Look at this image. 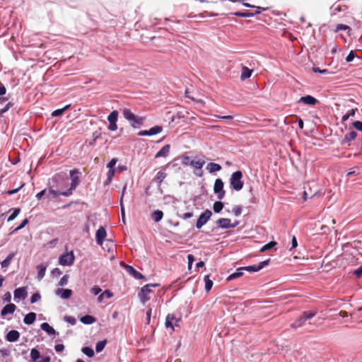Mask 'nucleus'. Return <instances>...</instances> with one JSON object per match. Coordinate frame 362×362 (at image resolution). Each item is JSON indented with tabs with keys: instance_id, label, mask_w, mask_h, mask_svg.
<instances>
[{
	"instance_id": "nucleus-1",
	"label": "nucleus",
	"mask_w": 362,
	"mask_h": 362,
	"mask_svg": "<svg viewBox=\"0 0 362 362\" xmlns=\"http://www.w3.org/2000/svg\"><path fill=\"white\" fill-rule=\"evenodd\" d=\"M122 115L134 129L141 127L144 124V117L134 115L129 109L124 108Z\"/></svg>"
},
{
	"instance_id": "nucleus-2",
	"label": "nucleus",
	"mask_w": 362,
	"mask_h": 362,
	"mask_svg": "<svg viewBox=\"0 0 362 362\" xmlns=\"http://www.w3.org/2000/svg\"><path fill=\"white\" fill-rule=\"evenodd\" d=\"M79 175H81V172L77 168H74L69 171V175L71 182L69 188L65 190L64 192L63 193L64 194V197L71 196L73 194V191L76 189L77 186L80 183Z\"/></svg>"
},
{
	"instance_id": "nucleus-3",
	"label": "nucleus",
	"mask_w": 362,
	"mask_h": 362,
	"mask_svg": "<svg viewBox=\"0 0 362 362\" xmlns=\"http://www.w3.org/2000/svg\"><path fill=\"white\" fill-rule=\"evenodd\" d=\"M243 176V175L241 170H237L231 174L229 179V183L230 187L233 190L239 192L243 189L244 186Z\"/></svg>"
},
{
	"instance_id": "nucleus-4",
	"label": "nucleus",
	"mask_w": 362,
	"mask_h": 362,
	"mask_svg": "<svg viewBox=\"0 0 362 362\" xmlns=\"http://www.w3.org/2000/svg\"><path fill=\"white\" fill-rule=\"evenodd\" d=\"M224 182L221 178H216L214 185V193L216 195L218 200H222L226 194L224 190Z\"/></svg>"
},
{
	"instance_id": "nucleus-5",
	"label": "nucleus",
	"mask_w": 362,
	"mask_h": 362,
	"mask_svg": "<svg viewBox=\"0 0 362 362\" xmlns=\"http://www.w3.org/2000/svg\"><path fill=\"white\" fill-rule=\"evenodd\" d=\"M52 182L55 183L57 188H64L68 186V177L64 173L55 174L52 178Z\"/></svg>"
},
{
	"instance_id": "nucleus-6",
	"label": "nucleus",
	"mask_w": 362,
	"mask_h": 362,
	"mask_svg": "<svg viewBox=\"0 0 362 362\" xmlns=\"http://www.w3.org/2000/svg\"><path fill=\"white\" fill-rule=\"evenodd\" d=\"M212 212L209 209H206L199 216L195 227L201 229L211 218Z\"/></svg>"
},
{
	"instance_id": "nucleus-7",
	"label": "nucleus",
	"mask_w": 362,
	"mask_h": 362,
	"mask_svg": "<svg viewBox=\"0 0 362 362\" xmlns=\"http://www.w3.org/2000/svg\"><path fill=\"white\" fill-rule=\"evenodd\" d=\"M156 286H158V284H148L141 288L138 295L143 303L149 300V298L147 296L152 292L151 288Z\"/></svg>"
},
{
	"instance_id": "nucleus-8",
	"label": "nucleus",
	"mask_w": 362,
	"mask_h": 362,
	"mask_svg": "<svg viewBox=\"0 0 362 362\" xmlns=\"http://www.w3.org/2000/svg\"><path fill=\"white\" fill-rule=\"evenodd\" d=\"M75 257L73 251L62 254L59 257V263L62 266H71L74 264Z\"/></svg>"
},
{
	"instance_id": "nucleus-9",
	"label": "nucleus",
	"mask_w": 362,
	"mask_h": 362,
	"mask_svg": "<svg viewBox=\"0 0 362 362\" xmlns=\"http://www.w3.org/2000/svg\"><path fill=\"white\" fill-rule=\"evenodd\" d=\"M269 262L270 259H268L259 262L257 264L243 267L244 271H247L248 272H257L262 269L264 267L267 266L269 264Z\"/></svg>"
},
{
	"instance_id": "nucleus-10",
	"label": "nucleus",
	"mask_w": 362,
	"mask_h": 362,
	"mask_svg": "<svg viewBox=\"0 0 362 362\" xmlns=\"http://www.w3.org/2000/svg\"><path fill=\"white\" fill-rule=\"evenodd\" d=\"M189 163V166L192 167L195 170H199L198 173L194 171V174L198 177H202V168H203V166L205 164V160L204 159H200V158H199L197 160L193 159V160H192V162H190Z\"/></svg>"
},
{
	"instance_id": "nucleus-11",
	"label": "nucleus",
	"mask_w": 362,
	"mask_h": 362,
	"mask_svg": "<svg viewBox=\"0 0 362 362\" xmlns=\"http://www.w3.org/2000/svg\"><path fill=\"white\" fill-rule=\"evenodd\" d=\"M180 117V116L179 113H177L175 111H168L165 114L163 121L165 122H168V124H170L173 122L177 123V119H179Z\"/></svg>"
},
{
	"instance_id": "nucleus-12",
	"label": "nucleus",
	"mask_w": 362,
	"mask_h": 362,
	"mask_svg": "<svg viewBox=\"0 0 362 362\" xmlns=\"http://www.w3.org/2000/svg\"><path fill=\"white\" fill-rule=\"evenodd\" d=\"M329 9L332 15H337L338 13L345 12L347 9V7L346 6L342 4L341 1H338L334 3Z\"/></svg>"
},
{
	"instance_id": "nucleus-13",
	"label": "nucleus",
	"mask_w": 362,
	"mask_h": 362,
	"mask_svg": "<svg viewBox=\"0 0 362 362\" xmlns=\"http://www.w3.org/2000/svg\"><path fill=\"white\" fill-rule=\"evenodd\" d=\"M126 272L130 274L131 276H132L134 279H144V276L141 274L139 272L136 271L133 267L130 266V265H128V264H126L124 263H122V264Z\"/></svg>"
},
{
	"instance_id": "nucleus-14",
	"label": "nucleus",
	"mask_w": 362,
	"mask_h": 362,
	"mask_svg": "<svg viewBox=\"0 0 362 362\" xmlns=\"http://www.w3.org/2000/svg\"><path fill=\"white\" fill-rule=\"evenodd\" d=\"M107 235L106 230L100 226L95 233V240L98 245H102Z\"/></svg>"
},
{
	"instance_id": "nucleus-15",
	"label": "nucleus",
	"mask_w": 362,
	"mask_h": 362,
	"mask_svg": "<svg viewBox=\"0 0 362 362\" xmlns=\"http://www.w3.org/2000/svg\"><path fill=\"white\" fill-rule=\"evenodd\" d=\"M14 300H24L28 296V292L25 287H19L16 288L13 292Z\"/></svg>"
},
{
	"instance_id": "nucleus-16",
	"label": "nucleus",
	"mask_w": 362,
	"mask_h": 362,
	"mask_svg": "<svg viewBox=\"0 0 362 362\" xmlns=\"http://www.w3.org/2000/svg\"><path fill=\"white\" fill-rule=\"evenodd\" d=\"M298 102L308 105H315L319 103L315 97L310 95L300 97Z\"/></svg>"
},
{
	"instance_id": "nucleus-17",
	"label": "nucleus",
	"mask_w": 362,
	"mask_h": 362,
	"mask_svg": "<svg viewBox=\"0 0 362 362\" xmlns=\"http://www.w3.org/2000/svg\"><path fill=\"white\" fill-rule=\"evenodd\" d=\"M180 319H176L173 314H168L165 319V325L166 328L174 329L175 326H178Z\"/></svg>"
},
{
	"instance_id": "nucleus-18",
	"label": "nucleus",
	"mask_w": 362,
	"mask_h": 362,
	"mask_svg": "<svg viewBox=\"0 0 362 362\" xmlns=\"http://www.w3.org/2000/svg\"><path fill=\"white\" fill-rule=\"evenodd\" d=\"M358 136V133L356 131L352 130L351 132L346 134L342 139L340 140V144L344 146L349 144V142L354 141Z\"/></svg>"
},
{
	"instance_id": "nucleus-19",
	"label": "nucleus",
	"mask_w": 362,
	"mask_h": 362,
	"mask_svg": "<svg viewBox=\"0 0 362 362\" xmlns=\"http://www.w3.org/2000/svg\"><path fill=\"white\" fill-rule=\"evenodd\" d=\"M20 335L21 334L18 331L12 329L6 334L5 339L8 342H15L19 339Z\"/></svg>"
},
{
	"instance_id": "nucleus-20",
	"label": "nucleus",
	"mask_w": 362,
	"mask_h": 362,
	"mask_svg": "<svg viewBox=\"0 0 362 362\" xmlns=\"http://www.w3.org/2000/svg\"><path fill=\"white\" fill-rule=\"evenodd\" d=\"M218 228L229 229L231 228L230 219L227 218H221L216 221Z\"/></svg>"
},
{
	"instance_id": "nucleus-21",
	"label": "nucleus",
	"mask_w": 362,
	"mask_h": 362,
	"mask_svg": "<svg viewBox=\"0 0 362 362\" xmlns=\"http://www.w3.org/2000/svg\"><path fill=\"white\" fill-rule=\"evenodd\" d=\"M55 294L60 296L62 299H69L72 295V291L69 288H57Z\"/></svg>"
},
{
	"instance_id": "nucleus-22",
	"label": "nucleus",
	"mask_w": 362,
	"mask_h": 362,
	"mask_svg": "<svg viewBox=\"0 0 362 362\" xmlns=\"http://www.w3.org/2000/svg\"><path fill=\"white\" fill-rule=\"evenodd\" d=\"M260 13V11H255V12H251L249 11H236L233 13L232 14L236 17H241V18H250L253 17L256 15H258Z\"/></svg>"
},
{
	"instance_id": "nucleus-23",
	"label": "nucleus",
	"mask_w": 362,
	"mask_h": 362,
	"mask_svg": "<svg viewBox=\"0 0 362 362\" xmlns=\"http://www.w3.org/2000/svg\"><path fill=\"white\" fill-rule=\"evenodd\" d=\"M158 134V125L151 127L149 130H142L138 132V136H153Z\"/></svg>"
},
{
	"instance_id": "nucleus-24",
	"label": "nucleus",
	"mask_w": 362,
	"mask_h": 362,
	"mask_svg": "<svg viewBox=\"0 0 362 362\" xmlns=\"http://www.w3.org/2000/svg\"><path fill=\"white\" fill-rule=\"evenodd\" d=\"M16 309V305L13 303H8L1 310V315L6 316L8 314H13Z\"/></svg>"
},
{
	"instance_id": "nucleus-25",
	"label": "nucleus",
	"mask_w": 362,
	"mask_h": 362,
	"mask_svg": "<svg viewBox=\"0 0 362 362\" xmlns=\"http://www.w3.org/2000/svg\"><path fill=\"white\" fill-rule=\"evenodd\" d=\"M47 267V264H46V263H42L37 266L38 280H41L44 278V276L45 275Z\"/></svg>"
},
{
	"instance_id": "nucleus-26",
	"label": "nucleus",
	"mask_w": 362,
	"mask_h": 362,
	"mask_svg": "<svg viewBox=\"0 0 362 362\" xmlns=\"http://www.w3.org/2000/svg\"><path fill=\"white\" fill-rule=\"evenodd\" d=\"M244 268L243 267L238 268L235 272L230 274L227 278L228 281L238 279L243 275Z\"/></svg>"
},
{
	"instance_id": "nucleus-27",
	"label": "nucleus",
	"mask_w": 362,
	"mask_h": 362,
	"mask_svg": "<svg viewBox=\"0 0 362 362\" xmlns=\"http://www.w3.org/2000/svg\"><path fill=\"white\" fill-rule=\"evenodd\" d=\"M40 328L47 332L49 335H56L58 333L55 331V329L51 327L47 322H43L40 325Z\"/></svg>"
},
{
	"instance_id": "nucleus-28",
	"label": "nucleus",
	"mask_w": 362,
	"mask_h": 362,
	"mask_svg": "<svg viewBox=\"0 0 362 362\" xmlns=\"http://www.w3.org/2000/svg\"><path fill=\"white\" fill-rule=\"evenodd\" d=\"M221 165L216 163H209L206 165V170L209 173H214L221 170Z\"/></svg>"
},
{
	"instance_id": "nucleus-29",
	"label": "nucleus",
	"mask_w": 362,
	"mask_h": 362,
	"mask_svg": "<svg viewBox=\"0 0 362 362\" xmlns=\"http://www.w3.org/2000/svg\"><path fill=\"white\" fill-rule=\"evenodd\" d=\"M36 320V313L30 312L23 318V322L25 325H30L34 323Z\"/></svg>"
},
{
	"instance_id": "nucleus-30",
	"label": "nucleus",
	"mask_w": 362,
	"mask_h": 362,
	"mask_svg": "<svg viewBox=\"0 0 362 362\" xmlns=\"http://www.w3.org/2000/svg\"><path fill=\"white\" fill-rule=\"evenodd\" d=\"M252 71H253L252 69H250L248 67L245 66H243L241 75H240V80L245 81V80L249 78L251 76Z\"/></svg>"
},
{
	"instance_id": "nucleus-31",
	"label": "nucleus",
	"mask_w": 362,
	"mask_h": 362,
	"mask_svg": "<svg viewBox=\"0 0 362 362\" xmlns=\"http://www.w3.org/2000/svg\"><path fill=\"white\" fill-rule=\"evenodd\" d=\"M95 318L90 315H86L80 318V321L84 325H91L95 322Z\"/></svg>"
},
{
	"instance_id": "nucleus-32",
	"label": "nucleus",
	"mask_w": 362,
	"mask_h": 362,
	"mask_svg": "<svg viewBox=\"0 0 362 362\" xmlns=\"http://www.w3.org/2000/svg\"><path fill=\"white\" fill-rule=\"evenodd\" d=\"M15 256V253L14 252H11L6 258L5 259H4L1 262V267L2 268H6L8 267L10 264H11V260L13 259Z\"/></svg>"
},
{
	"instance_id": "nucleus-33",
	"label": "nucleus",
	"mask_w": 362,
	"mask_h": 362,
	"mask_svg": "<svg viewBox=\"0 0 362 362\" xmlns=\"http://www.w3.org/2000/svg\"><path fill=\"white\" fill-rule=\"evenodd\" d=\"M223 207H224L223 202H221V200L218 199V201H216L214 203L213 210H214V213L218 214L223 210Z\"/></svg>"
},
{
	"instance_id": "nucleus-34",
	"label": "nucleus",
	"mask_w": 362,
	"mask_h": 362,
	"mask_svg": "<svg viewBox=\"0 0 362 362\" xmlns=\"http://www.w3.org/2000/svg\"><path fill=\"white\" fill-rule=\"evenodd\" d=\"M12 211L11 214L8 218V221H13L21 213V209L20 208H12L9 209L8 212Z\"/></svg>"
},
{
	"instance_id": "nucleus-35",
	"label": "nucleus",
	"mask_w": 362,
	"mask_h": 362,
	"mask_svg": "<svg viewBox=\"0 0 362 362\" xmlns=\"http://www.w3.org/2000/svg\"><path fill=\"white\" fill-rule=\"evenodd\" d=\"M116 169H109L107 173V179L104 182L105 185H108L111 183L112 178L115 176Z\"/></svg>"
},
{
	"instance_id": "nucleus-36",
	"label": "nucleus",
	"mask_w": 362,
	"mask_h": 362,
	"mask_svg": "<svg viewBox=\"0 0 362 362\" xmlns=\"http://www.w3.org/2000/svg\"><path fill=\"white\" fill-rule=\"evenodd\" d=\"M204 281L205 283L204 288H205L206 291L208 292L212 288L214 283H213L212 280L210 279L209 275L204 276Z\"/></svg>"
},
{
	"instance_id": "nucleus-37",
	"label": "nucleus",
	"mask_w": 362,
	"mask_h": 362,
	"mask_svg": "<svg viewBox=\"0 0 362 362\" xmlns=\"http://www.w3.org/2000/svg\"><path fill=\"white\" fill-rule=\"evenodd\" d=\"M170 149V144H165V146H163L160 149V152H159L160 157H164V158L167 157L169 154Z\"/></svg>"
},
{
	"instance_id": "nucleus-38",
	"label": "nucleus",
	"mask_w": 362,
	"mask_h": 362,
	"mask_svg": "<svg viewBox=\"0 0 362 362\" xmlns=\"http://www.w3.org/2000/svg\"><path fill=\"white\" fill-rule=\"evenodd\" d=\"M53 187L54 186L49 187V195H52L54 198H57L60 195L64 196L63 194L64 191L56 190Z\"/></svg>"
},
{
	"instance_id": "nucleus-39",
	"label": "nucleus",
	"mask_w": 362,
	"mask_h": 362,
	"mask_svg": "<svg viewBox=\"0 0 362 362\" xmlns=\"http://www.w3.org/2000/svg\"><path fill=\"white\" fill-rule=\"evenodd\" d=\"M276 242L275 241H270L269 243L265 244L264 245H263L261 249H260V252H266L267 250H269L272 248H274L276 245Z\"/></svg>"
},
{
	"instance_id": "nucleus-40",
	"label": "nucleus",
	"mask_w": 362,
	"mask_h": 362,
	"mask_svg": "<svg viewBox=\"0 0 362 362\" xmlns=\"http://www.w3.org/2000/svg\"><path fill=\"white\" fill-rule=\"evenodd\" d=\"M305 322V321L303 320V318L301 316H300L298 319L296 320L294 322H293L291 325V327L293 329H297L303 326Z\"/></svg>"
},
{
	"instance_id": "nucleus-41",
	"label": "nucleus",
	"mask_w": 362,
	"mask_h": 362,
	"mask_svg": "<svg viewBox=\"0 0 362 362\" xmlns=\"http://www.w3.org/2000/svg\"><path fill=\"white\" fill-rule=\"evenodd\" d=\"M178 159H180L181 163L185 166L189 165V163L192 162V160L190 159V158L187 155H182L181 156H179L176 159H175V160H177Z\"/></svg>"
},
{
	"instance_id": "nucleus-42",
	"label": "nucleus",
	"mask_w": 362,
	"mask_h": 362,
	"mask_svg": "<svg viewBox=\"0 0 362 362\" xmlns=\"http://www.w3.org/2000/svg\"><path fill=\"white\" fill-rule=\"evenodd\" d=\"M30 358L33 361H36L41 358L40 351L35 348L32 349L30 351Z\"/></svg>"
},
{
	"instance_id": "nucleus-43",
	"label": "nucleus",
	"mask_w": 362,
	"mask_h": 362,
	"mask_svg": "<svg viewBox=\"0 0 362 362\" xmlns=\"http://www.w3.org/2000/svg\"><path fill=\"white\" fill-rule=\"evenodd\" d=\"M315 315H316V312L308 310V311H304L300 316L303 318V320L305 321H306V320H310V319L313 318V317H315Z\"/></svg>"
},
{
	"instance_id": "nucleus-44",
	"label": "nucleus",
	"mask_w": 362,
	"mask_h": 362,
	"mask_svg": "<svg viewBox=\"0 0 362 362\" xmlns=\"http://www.w3.org/2000/svg\"><path fill=\"white\" fill-rule=\"evenodd\" d=\"M81 351L83 352V354H84L86 356H87L89 358H92L94 356V351L90 346L83 347L81 349Z\"/></svg>"
},
{
	"instance_id": "nucleus-45",
	"label": "nucleus",
	"mask_w": 362,
	"mask_h": 362,
	"mask_svg": "<svg viewBox=\"0 0 362 362\" xmlns=\"http://www.w3.org/2000/svg\"><path fill=\"white\" fill-rule=\"evenodd\" d=\"M13 102H8L6 104V105L0 109V117H2L5 112L8 111L10 108H11L13 106Z\"/></svg>"
},
{
	"instance_id": "nucleus-46",
	"label": "nucleus",
	"mask_w": 362,
	"mask_h": 362,
	"mask_svg": "<svg viewBox=\"0 0 362 362\" xmlns=\"http://www.w3.org/2000/svg\"><path fill=\"white\" fill-rule=\"evenodd\" d=\"M106 343H107V341L105 339L99 341L98 342H97L96 346H95V351L97 353L102 351L104 349V348L106 345Z\"/></svg>"
},
{
	"instance_id": "nucleus-47",
	"label": "nucleus",
	"mask_w": 362,
	"mask_h": 362,
	"mask_svg": "<svg viewBox=\"0 0 362 362\" xmlns=\"http://www.w3.org/2000/svg\"><path fill=\"white\" fill-rule=\"evenodd\" d=\"M118 119V112L117 110L112 111L107 116L108 122H117Z\"/></svg>"
},
{
	"instance_id": "nucleus-48",
	"label": "nucleus",
	"mask_w": 362,
	"mask_h": 362,
	"mask_svg": "<svg viewBox=\"0 0 362 362\" xmlns=\"http://www.w3.org/2000/svg\"><path fill=\"white\" fill-rule=\"evenodd\" d=\"M243 211V207L240 205L235 206L233 208L232 212L235 215V216L238 217L241 215Z\"/></svg>"
},
{
	"instance_id": "nucleus-49",
	"label": "nucleus",
	"mask_w": 362,
	"mask_h": 362,
	"mask_svg": "<svg viewBox=\"0 0 362 362\" xmlns=\"http://www.w3.org/2000/svg\"><path fill=\"white\" fill-rule=\"evenodd\" d=\"M64 320L71 325H75L76 323V320L73 316L66 315L64 317Z\"/></svg>"
},
{
	"instance_id": "nucleus-50",
	"label": "nucleus",
	"mask_w": 362,
	"mask_h": 362,
	"mask_svg": "<svg viewBox=\"0 0 362 362\" xmlns=\"http://www.w3.org/2000/svg\"><path fill=\"white\" fill-rule=\"evenodd\" d=\"M355 115V110L351 109L349 110L346 114L342 116V121H346L350 117H354Z\"/></svg>"
},
{
	"instance_id": "nucleus-51",
	"label": "nucleus",
	"mask_w": 362,
	"mask_h": 362,
	"mask_svg": "<svg viewBox=\"0 0 362 362\" xmlns=\"http://www.w3.org/2000/svg\"><path fill=\"white\" fill-rule=\"evenodd\" d=\"M41 298V296H40V293H38V292H36L35 293H33L31 297H30V303H35L36 302H37L38 300H40Z\"/></svg>"
},
{
	"instance_id": "nucleus-52",
	"label": "nucleus",
	"mask_w": 362,
	"mask_h": 362,
	"mask_svg": "<svg viewBox=\"0 0 362 362\" xmlns=\"http://www.w3.org/2000/svg\"><path fill=\"white\" fill-rule=\"evenodd\" d=\"M313 71L314 73H318V74H329V71L328 69H321L320 68L317 67V66H313Z\"/></svg>"
},
{
	"instance_id": "nucleus-53",
	"label": "nucleus",
	"mask_w": 362,
	"mask_h": 362,
	"mask_svg": "<svg viewBox=\"0 0 362 362\" xmlns=\"http://www.w3.org/2000/svg\"><path fill=\"white\" fill-rule=\"evenodd\" d=\"M356 57L355 52L354 50H351L350 52L348 54V55L346 57V62H351L354 59V58Z\"/></svg>"
},
{
	"instance_id": "nucleus-54",
	"label": "nucleus",
	"mask_w": 362,
	"mask_h": 362,
	"mask_svg": "<svg viewBox=\"0 0 362 362\" xmlns=\"http://www.w3.org/2000/svg\"><path fill=\"white\" fill-rule=\"evenodd\" d=\"M69 276L67 274L64 275L59 281V286H64L68 283Z\"/></svg>"
},
{
	"instance_id": "nucleus-55",
	"label": "nucleus",
	"mask_w": 362,
	"mask_h": 362,
	"mask_svg": "<svg viewBox=\"0 0 362 362\" xmlns=\"http://www.w3.org/2000/svg\"><path fill=\"white\" fill-rule=\"evenodd\" d=\"M118 160L116 158H112L110 161L107 164V168L108 169H115V165L117 163Z\"/></svg>"
},
{
	"instance_id": "nucleus-56",
	"label": "nucleus",
	"mask_w": 362,
	"mask_h": 362,
	"mask_svg": "<svg viewBox=\"0 0 362 362\" xmlns=\"http://www.w3.org/2000/svg\"><path fill=\"white\" fill-rule=\"evenodd\" d=\"M353 127L358 131L362 132V122L359 120L354 121L352 123Z\"/></svg>"
},
{
	"instance_id": "nucleus-57",
	"label": "nucleus",
	"mask_w": 362,
	"mask_h": 362,
	"mask_svg": "<svg viewBox=\"0 0 362 362\" xmlns=\"http://www.w3.org/2000/svg\"><path fill=\"white\" fill-rule=\"evenodd\" d=\"M349 29H350V28L346 25L337 24L334 30H335V32H338L339 30H349Z\"/></svg>"
},
{
	"instance_id": "nucleus-58",
	"label": "nucleus",
	"mask_w": 362,
	"mask_h": 362,
	"mask_svg": "<svg viewBox=\"0 0 362 362\" xmlns=\"http://www.w3.org/2000/svg\"><path fill=\"white\" fill-rule=\"evenodd\" d=\"M25 185V183H23L19 187L16 188V189H9L8 191L6 192V193L7 194H9V195H13L16 193H17L21 188H23Z\"/></svg>"
},
{
	"instance_id": "nucleus-59",
	"label": "nucleus",
	"mask_w": 362,
	"mask_h": 362,
	"mask_svg": "<svg viewBox=\"0 0 362 362\" xmlns=\"http://www.w3.org/2000/svg\"><path fill=\"white\" fill-rule=\"evenodd\" d=\"M28 223V220L27 218L24 219L21 223L16 228L13 230V232H16L19 230H21L22 228H23Z\"/></svg>"
},
{
	"instance_id": "nucleus-60",
	"label": "nucleus",
	"mask_w": 362,
	"mask_h": 362,
	"mask_svg": "<svg viewBox=\"0 0 362 362\" xmlns=\"http://www.w3.org/2000/svg\"><path fill=\"white\" fill-rule=\"evenodd\" d=\"M101 291H102V289L99 286H93L90 289L91 293L93 294L94 296L98 295Z\"/></svg>"
},
{
	"instance_id": "nucleus-61",
	"label": "nucleus",
	"mask_w": 362,
	"mask_h": 362,
	"mask_svg": "<svg viewBox=\"0 0 362 362\" xmlns=\"http://www.w3.org/2000/svg\"><path fill=\"white\" fill-rule=\"evenodd\" d=\"M0 354L2 357L5 358L10 355V351L6 348L0 349Z\"/></svg>"
},
{
	"instance_id": "nucleus-62",
	"label": "nucleus",
	"mask_w": 362,
	"mask_h": 362,
	"mask_svg": "<svg viewBox=\"0 0 362 362\" xmlns=\"http://www.w3.org/2000/svg\"><path fill=\"white\" fill-rule=\"evenodd\" d=\"M117 122H109L108 129L110 131L114 132V131L117 130Z\"/></svg>"
},
{
	"instance_id": "nucleus-63",
	"label": "nucleus",
	"mask_w": 362,
	"mask_h": 362,
	"mask_svg": "<svg viewBox=\"0 0 362 362\" xmlns=\"http://www.w3.org/2000/svg\"><path fill=\"white\" fill-rule=\"evenodd\" d=\"M353 274L356 275V277L360 278L362 275V266H360L358 269H355L353 272Z\"/></svg>"
},
{
	"instance_id": "nucleus-64",
	"label": "nucleus",
	"mask_w": 362,
	"mask_h": 362,
	"mask_svg": "<svg viewBox=\"0 0 362 362\" xmlns=\"http://www.w3.org/2000/svg\"><path fill=\"white\" fill-rule=\"evenodd\" d=\"M63 113H64V110L62 108L57 109L52 112V117H58V116L62 115Z\"/></svg>"
}]
</instances>
